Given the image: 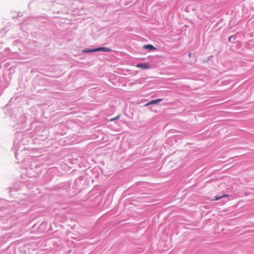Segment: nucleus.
<instances>
[{
    "label": "nucleus",
    "instance_id": "1",
    "mask_svg": "<svg viewBox=\"0 0 254 254\" xmlns=\"http://www.w3.org/2000/svg\"><path fill=\"white\" fill-rule=\"evenodd\" d=\"M12 150L14 151L16 159L19 161H23V167L27 171L29 177H37L41 174L42 164L35 157L30 156L24 159L18 158V155L22 154L25 150V147L21 140H15L14 142Z\"/></svg>",
    "mask_w": 254,
    "mask_h": 254
},
{
    "label": "nucleus",
    "instance_id": "2",
    "mask_svg": "<svg viewBox=\"0 0 254 254\" xmlns=\"http://www.w3.org/2000/svg\"><path fill=\"white\" fill-rule=\"evenodd\" d=\"M26 203L16 201L7 202L5 200L0 199V221L4 224L8 223L10 225L6 227V229L11 228L14 223L13 222V217L11 214L12 211H15V209L19 208Z\"/></svg>",
    "mask_w": 254,
    "mask_h": 254
},
{
    "label": "nucleus",
    "instance_id": "3",
    "mask_svg": "<svg viewBox=\"0 0 254 254\" xmlns=\"http://www.w3.org/2000/svg\"><path fill=\"white\" fill-rule=\"evenodd\" d=\"M13 121L16 122L14 127L16 129H21L24 127V124L26 122V117L24 115L19 114L18 119Z\"/></svg>",
    "mask_w": 254,
    "mask_h": 254
},
{
    "label": "nucleus",
    "instance_id": "4",
    "mask_svg": "<svg viewBox=\"0 0 254 254\" xmlns=\"http://www.w3.org/2000/svg\"><path fill=\"white\" fill-rule=\"evenodd\" d=\"M99 51H110V50L108 49H107L106 48L102 47V48H97V49H93V50H84L83 51V52H84V53H88V52Z\"/></svg>",
    "mask_w": 254,
    "mask_h": 254
},
{
    "label": "nucleus",
    "instance_id": "5",
    "mask_svg": "<svg viewBox=\"0 0 254 254\" xmlns=\"http://www.w3.org/2000/svg\"><path fill=\"white\" fill-rule=\"evenodd\" d=\"M162 100H163V99H162V98H158V99H156L152 100L150 101L149 102H148L147 103H146L145 104V106H148L150 105L158 104L159 102H160L161 101H162Z\"/></svg>",
    "mask_w": 254,
    "mask_h": 254
},
{
    "label": "nucleus",
    "instance_id": "6",
    "mask_svg": "<svg viewBox=\"0 0 254 254\" xmlns=\"http://www.w3.org/2000/svg\"><path fill=\"white\" fill-rule=\"evenodd\" d=\"M22 185V183H18L16 184V186L18 187V188L17 187H13L12 188H10V190H9V193H10V195H12L11 194V192L12 191H18L19 190H20V187Z\"/></svg>",
    "mask_w": 254,
    "mask_h": 254
},
{
    "label": "nucleus",
    "instance_id": "7",
    "mask_svg": "<svg viewBox=\"0 0 254 254\" xmlns=\"http://www.w3.org/2000/svg\"><path fill=\"white\" fill-rule=\"evenodd\" d=\"M153 64H136V66L137 67L142 68V69H148L153 67Z\"/></svg>",
    "mask_w": 254,
    "mask_h": 254
},
{
    "label": "nucleus",
    "instance_id": "8",
    "mask_svg": "<svg viewBox=\"0 0 254 254\" xmlns=\"http://www.w3.org/2000/svg\"><path fill=\"white\" fill-rule=\"evenodd\" d=\"M144 49H148L149 51H151L152 50H155L156 48L154 47L152 45H146L143 46Z\"/></svg>",
    "mask_w": 254,
    "mask_h": 254
},
{
    "label": "nucleus",
    "instance_id": "9",
    "mask_svg": "<svg viewBox=\"0 0 254 254\" xmlns=\"http://www.w3.org/2000/svg\"><path fill=\"white\" fill-rule=\"evenodd\" d=\"M227 196H228V195H227V194H225V195H224L223 196H219V197L215 196L214 199L215 200H219L221 198L224 197H227Z\"/></svg>",
    "mask_w": 254,
    "mask_h": 254
},
{
    "label": "nucleus",
    "instance_id": "10",
    "mask_svg": "<svg viewBox=\"0 0 254 254\" xmlns=\"http://www.w3.org/2000/svg\"><path fill=\"white\" fill-rule=\"evenodd\" d=\"M120 118V115H118L117 117H116V118H114L112 119L111 120V121H114V120H117L119 118Z\"/></svg>",
    "mask_w": 254,
    "mask_h": 254
},
{
    "label": "nucleus",
    "instance_id": "11",
    "mask_svg": "<svg viewBox=\"0 0 254 254\" xmlns=\"http://www.w3.org/2000/svg\"><path fill=\"white\" fill-rule=\"evenodd\" d=\"M232 37V36H231L229 38V41H230L231 40V38Z\"/></svg>",
    "mask_w": 254,
    "mask_h": 254
},
{
    "label": "nucleus",
    "instance_id": "12",
    "mask_svg": "<svg viewBox=\"0 0 254 254\" xmlns=\"http://www.w3.org/2000/svg\"><path fill=\"white\" fill-rule=\"evenodd\" d=\"M19 133H15V135H17V134H19Z\"/></svg>",
    "mask_w": 254,
    "mask_h": 254
}]
</instances>
